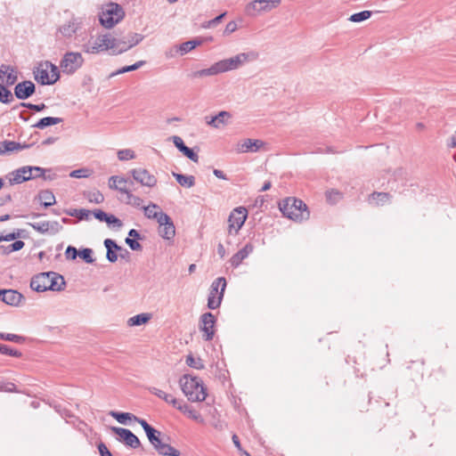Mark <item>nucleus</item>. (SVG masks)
Segmentation results:
<instances>
[{"label": "nucleus", "mask_w": 456, "mask_h": 456, "mask_svg": "<svg viewBox=\"0 0 456 456\" xmlns=\"http://www.w3.org/2000/svg\"><path fill=\"white\" fill-rule=\"evenodd\" d=\"M257 56L258 54L253 51L241 53L231 58L216 61L208 69L197 70L191 74V77H203L235 70L243 66L245 63L256 60Z\"/></svg>", "instance_id": "obj_1"}, {"label": "nucleus", "mask_w": 456, "mask_h": 456, "mask_svg": "<svg viewBox=\"0 0 456 456\" xmlns=\"http://www.w3.org/2000/svg\"><path fill=\"white\" fill-rule=\"evenodd\" d=\"M279 208L283 216L296 222L307 220L310 216L305 203L297 198L289 197L281 200L279 203Z\"/></svg>", "instance_id": "obj_2"}, {"label": "nucleus", "mask_w": 456, "mask_h": 456, "mask_svg": "<svg viewBox=\"0 0 456 456\" xmlns=\"http://www.w3.org/2000/svg\"><path fill=\"white\" fill-rule=\"evenodd\" d=\"M179 383L183 393L189 401L203 402L206 399V387L200 378L185 374L181 377Z\"/></svg>", "instance_id": "obj_3"}, {"label": "nucleus", "mask_w": 456, "mask_h": 456, "mask_svg": "<svg viewBox=\"0 0 456 456\" xmlns=\"http://www.w3.org/2000/svg\"><path fill=\"white\" fill-rule=\"evenodd\" d=\"M120 183H130L133 184V181L119 175H112L109 178L108 185L110 190H114L122 194L119 199L123 203L133 206L134 208H141L142 200L132 193L126 186H120Z\"/></svg>", "instance_id": "obj_4"}, {"label": "nucleus", "mask_w": 456, "mask_h": 456, "mask_svg": "<svg viewBox=\"0 0 456 456\" xmlns=\"http://www.w3.org/2000/svg\"><path fill=\"white\" fill-rule=\"evenodd\" d=\"M35 79L43 86L53 85L60 78L58 67L49 61H41L33 70Z\"/></svg>", "instance_id": "obj_5"}, {"label": "nucleus", "mask_w": 456, "mask_h": 456, "mask_svg": "<svg viewBox=\"0 0 456 456\" xmlns=\"http://www.w3.org/2000/svg\"><path fill=\"white\" fill-rule=\"evenodd\" d=\"M124 16L125 12L119 4L116 3H110L102 8L99 19L103 27L106 28H111L122 20Z\"/></svg>", "instance_id": "obj_6"}, {"label": "nucleus", "mask_w": 456, "mask_h": 456, "mask_svg": "<svg viewBox=\"0 0 456 456\" xmlns=\"http://www.w3.org/2000/svg\"><path fill=\"white\" fill-rule=\"evenodd\" d=\"M118 44L116 37H111L110 34H105L98 37L94 40H89L84 44L82 45V50L86 53L96 54L101 52L115 48Z\"/></svg>", "instance_id": "obj_7"}, {"label": "nucleus", "mask_w": 456, "mask_h": 456, "mask_svg": "<svg viewBox=\"0 0 456 456\" xmlns=\"http://www.w3.org/2000/svg\"><path fill=\"white\" fill-rule=\"evenodd\" d=\"M225 288L226 280L224 277H219L212 282L208 298V307L209 309L215 310L220 306Z\"/></svg>", "instance_id": "obj_8"}, {"label": "nucleus", "mask_w": 456, "mask_h": 456, "mask_svg": "<svg viewBox=\"0 0 456 456\" xmlns=\"http://www.w3.org/2000/svg\"><path fill=\"white\" fill-rule=\"evenodd\" d=\"M83 63L84 58L80 53L68 52L61 60L60 68L63 73L72 75L82 67Z\"/></svg>", "instance_id": "obj_9"}, {"label": "nucleus", "mask_w": 456, "mask_h": 456, "mask_svg": "<svg viewBox=\"0 0 456 456\" xmlns=\"http://www.w3.org/2000/svg\"><path fill=\"white\" fill-rule=\"evenodd\" d=\"M248 216V211L245 208H235L229 216L228 223V233L229 235H236L242 225L244 224Z\"/></svg>", "instance_id": "obj_10"}, {"label": "nucleus", "mask_w": 456, "mask_h": 456, "mask_svg": "<svg viewBox=\"0 0 456 456\" xmlns=\"http://www.w3.org/2000/svg\"><path fill=\"white\" fill-rule=\"evenodd\" d=\"M110 429L118 436L117 438L118 442L123 443L133 449L140 447L141 442L139 438L131 430L119 427H111Z\"/></svg>", "instance_id": "obj_11"}, {"label": "nucleus", "mask_w": 456, "mask_h": 456, "mask_svg": "<svg viewBox=\"0 0 456 456\" xmlns=\"http://www.w3.org/2000/svg\"><path fill=\"white\" fill-rule=\"evenodd\" d=\"M216 318L212 313H205L200 316V330L203 333V338L206 341L213 339L215 335V324Z\"/></svg>", "instance_id": "obj_12"}, {"label": "nucleus", "mask_w": 456, "mask_h": 456, "mask_svg": "<svg viewBox=\"0 0 456 456\" xmlns=\"http://www.w3.org/2000/svg\"><path fill=\"white\" fill-rule=\"evenodd\" d=\"M129 174L135 182L142 186L152 188L156 186L158 183L157 177L151 175L146 168H134L129 171Z\"/></svg>", "instance_id": "obj_13"}, {"label": "nucleus", "mask_w": 456, "mask_h": 456, "mask_svg": "<svg viewBox=\"0 0 456 456\" xmlns=\"http://www.w3.org/2000/svg\"><path fill=\"white\" fill-rule=\"evenodd\" d=\"M80 22L77 18H71L69 21L61 25L56 32V39H69L71 38L79 29Z\"/></svg>", "instance_id": "obj_14"}, {"label": "nucleus", "mask_w": 456, "mask_h": 456, "mask_svg": "<svg viewBox=\"0 0 456 456\" xmlns=\"http://www.w3.org/2000/svg\"><path fill=\"white\" fill-rule=\"evenodd\" d=\"M159 234L165 240H171L175 235V224L170 218V216L167 214L160 215L159 220Z\"/></svg>", "instance_id": "obj_15"}, {"label": "nucleus", "mask_w": 456, "mask_h": 456, "mask_svg": "<svg viewBox=\"0 0 456 456\" xmlns=\"http://www.w3.org/2000/svg\"><path fill=\"white\" fill-rule=\"evenodd\" d=\"M35 231L41 234L54 235L62 230L61 224L57 221H42L28 224Z\"/></svg>", "instance_id": "obj_16"}, {"label": "nucleus", "mask_w": 456, "mask_h": 456, "mask_svg": "<svg viewBox=\"0 0 456 456\" xmlns=\"http://www.w3.org/2000/svg\"><path fill=\"white\" fill-rule=\"evenodd\" d=\"M11 175L12 177H10L9 182L12 185L34 179L31 166H25L18 168L12 172Z\"/></svg>", "instance_id": "obj_17"}, {"label": "nucleus", "mask_w": 456, "mask_h": 456, "mask_svg": "<svg viewBox=\"0 0 456 456\" xmlns=\"http://www.w3.org/2000/svg\"><path fill=\"white\" fill-rule=\"evenodd\" d=\"M52 272L41 273L34 275L30 281V288L37 292H45L48 290L49 277Z\"/></svg>", "instance_id": "obj_18"}, {"label": "nucleus", "mask_w": 456, "mask_h": 456, "mask_svg": "<svg viewBox=\"0 0 456 456\" xmlns=\"http://www.w3.org/2000/svg\"><path fill=\"white\" fill-rule=\"evenodd\" d=\"M24 297L14 289H0V300L12 306H19Z\"/></svg>", "instance_id": "obj_19"}, {"label": "nucleus", "mask_w": 456, "mask_h": 456, "mask_svg": "<svg viewBox=\"0 0 456 456\" xmlns=\"http://www.w3.org/2000/svg\"><path fill=\"white\" fill-rule=\"evenodd\" d=\"M36 86L30 80L18 83L14 87V94L20 100H26L34 94Z\"/></svg>", "instance_id": "obj_20"}, {"label": "nucleus", "mask_w": 456, "mask_h": 456, "mask_svg": "<svg viewBox=\"0 0 456 456\" xmlns=\"http://www.w3.org/2000/svg\"><path fill=\"white\" fill-rule=\"evenodd\" d=\"M140 425L143 428L149 439V442L151 444L154 449H156L162 442L160 439L161 433L159 430L155 429L153 427H151L145 419L140 421Z\"/></svg>", "instance_id": "obj_21"}, {"label": "nucleus", "mask_w": 456, "mask_h": 456, "mask_svg": "<svg viewBox=\"0 0 456 456\" xmlns=\"http://www.w3.org/2000/svg\"><path fill=\"white\" fill-rule=\"evenodd\" d=\"M0 79L6 84V86H12L18 79L17 71L15 69L7 64L0 66Z\"/></svg>", "instance_id": "obj_22"}, {"label": "nucleus", "mask_w": 456, "mask_h": 456, "mask_svg": "<svg viewBox=\"0 0 456 456\" xmlns=\"http://www.w3.org/2000/svg\"><path fill=\"white\" fill-rule=\"evenodd\" d=\"M172 141L174 142V144L175 145V147L184 155L186 156L189 159H191V161L197 163L199 161V156L196 152H194V151L189 147H187L183 139L180 137V136H177V135H174L172 136Z\"/></svg>", "instance_id": "obj_23"}, {"label": "nucleus", "mask_w": 456, "mask_h": 456, "mask_svg": "<svg viewBox=\"0 0 456 456\" xmlns=\"http://www.w3.org/2000/svg\"><path fill=\"white\" fill-rule=\"evenodd\" d=\"M254 250V246L251 243H247L240 250L235 253L230 259V264L232 267H238L242 261L248 256Z\"/></svg>", "instance_id": "obj_24"}, {"label": "nucleus", "mask_w": 456, "mask_h": 456, "mask_svg": "<svg viewBox=\"0 0 456 456\" xmlns=\"http://www.w3.org/2000/svg\"><path fill=\"white\" fill-rule=\"evenodd\" d=\"M265 142L258 139H246L241 143L239 144V151L240 152H256L263 146Z\"/></svg>", "instance_id": "obj_25"}, {"label": "nucleus", "mask_w": 456, "mask_h": 456, "mask_svg": "<svg viewBox=\"0 0 456 456\" xmlns=\"http://www.w3.org/2000/svg\"><path fill=\"white\" fill-rule=\"evenodd\" d=\"M104 246L107 249L106 258L110 263H115L118 260V251L123 250V248L118 246L115 240L111 239H106L104 240Z\"/></svg>", "instance_id": "obj_26"}, {"label": "nucleus", "mask_w": 456, "mask_h": 456, "mask_svg": "<svg viewBox=\"0 0 456 456\" xmlns=\"http://www.w3.org/2000/svg\"><path fill=\"white\" fill-rule=\"evenodd\" d=\"M28 147V144H21L14 141H4L0 142V155L15 151H20Z\"/></svg>", "instance_id": "obj_27"}, {"label": "nucleus", "mask_w": 456, "mask_h": 456, "mask_svg": "<svg viewBox=\"0 0 456 456\" xmlns=\"http://www.w3.org/2000/svg\"><path fill=\"white\" fill-rule=\"evenodd\" d=\"M49 278L48 290L61 291L64 289L65 281L61 274L52 272L51 277Z\"/></svg>", "instance_id": "obj_28"}, {"label": "nucleus", "mask_w": 456, "mask_h": 456, "mask_svg": "<svg viewBox=\"0 0 456 456\" xmlns=\"http://www.w3.org/2000/svg\"><path fill=\"white\" fill-rule=\"evenodd\" d=\"M232 118L230 112L222 110L215 117H212L210 120L207 121V124L212 127L219 128L221 125H226L228 119Z\"/></svg>", "instance_id": "obj_29"}, {"label": "nucleus", "mask_w": 456, "mask_h": 456, "mask_svg": "<svg viewBox=\"0 0 456 456\" xmlns=\"http://www.w3.org/2000/svg\"><path fill=\"white\" fill-rule=\"evenodd\" d=\"M110 415L113 417L118 422L123 425H126L127 420H134L139 424L140 421L143 420L142 419H140L130 412L110 411Z\"/></svg>", "instance_id": "obj_30"}, {"label": "nucleus", "mask_w": 456, "mask_h": 456, "mask_svg": "<svg viewBox=\"0 0 456 456\" xmlns=\"http://www.w3.org/2000/svg\"><path fill=\"white\" fill-rule=\"evenodd\" d=\"M201 44L200 40H190L187 42H184L179 45L175 46V52L180 53L181 55H183L191 50H193L196 46L200 45Z\"/></svg>", "instance_id": "obj_31"}, {"label": "nucleus", "mask_w": 456, "mask_h": 456, "mask_svg": "<svg viewBox=\"0 0 456 456\" xmlns=\"http://www.w3.org/2000/svg\"><path fill=\"white\" fill-rule=\"evenodd\" d=\"M177 410L187 414V416L193 420L199 421L200 423L203 422L201 415L197 411L193 410L191 406L183 403V402H181L179 406H177Z\"/></svg>", "instance_id": "obj_32"}, {"label": "nucleus", "mask_w": 456, "mask_h": 456, "mask_svg": "<svg viewBox=\"0 0 456 456\" xmlns=\"http://www.w3.org/2000/svg\"><path fill=\"white\" fill-rule=\"evenodd\" d=\"M143 39V36L138 33H132L127 36L128 45H124L122 48L116 50L118 53H125L133 46L137 45Z\"/></svg>", "instance_id": "obj_33"}, {"label": "nucleus", "mask_w": 456, "mask_h": 456, "mask_svg": "<svg viewBox=\"0 0 456 456\" xmlns=\"http://www.w3.org/2000/svg\"><path fill=\"white\" fill-rule=\"evenodd\" d=\"M38 198L45 208L51 207L56 203L55 196L50 190L41 191L38 194Z\"/></svg>", "instance_id": "obj_34"}, {"label": "nucleus", "mask_w": 456, "mask_h": 456, "mask_svg": "<svg viewBox=\"0 0 456 456\" xmlns=\"http://www.w3.org/2000/svg\"><path fill=\"white\" fill-rule=\"evenodd\" d=\"M159 454L164 456H179L181 453L178 450L174 448L168 444L161 442L159 445L155 449Z\"/></svg>", "instance_id": "obj_35"}, {"label": "nucleus", "mask_w": 456, "mask_h": 456, "mask_svg": "<svg viewBox=\"0 0 456 456\" xmlns=\"http://www.w3.org/2000/svg\"><path fill=\"white\" fill-rule=\"evenodd\" d=\"M62 122L61 118H55V117H45L41 118L38 122H37L35 125H33V127L38 128V129H44L47 126L57 125Z\"/></svg>", "instance_id": "obj_36"}, {"label": "nucleus", "mask_w": 456, "mask_h": 456, "mask_svg": "<svg viewBox=\"0 0 456 456\" xmlns=\"http://www.w3.org/2000/svg\"><path fill=\"white\" fill-rule=\"evenodd\" d=\"M157 209H159V207L155 203H151L149 206L143 207L145 216L150 219H156L157 222H159V216L165 215L166 213L162 211H157Z\"/></svg>", "instance_id": "obj_37"}, {"label": "nucleus", "mask_w": 456, "mask_h": 456, "mask_svg": "<svg viewBox=\"0 0 456 456\" xmlns=\"http://www.w3.org/2000/svg\"><path fill=\"white\" fill-rule=\"evenodd\" d=\"M172 175L177 183L183 187L191 188L195 184V177L193 175H185L175 172H173Z\"/></svg>", "instance_id": "obj_38"}, {"label": "nucleus", "mask_w": 456, "mask_h": 456, "mask_svg": "<svg viewBox=\"0 0 456 456\" xmlns=\"http://www.w3.org/2000/svg\"><path fill=\"white\" fill-rule=\"evenodd\" d=\"M63 212L68 215L69 216H74L77 217L78 220H85L88 219L91 212L85 208H69V209H64Z\"/></svg>", "instance_id": "obj_39"}, {"label": "nucleus", "mask_w": 456, "mask_h": 456, "mask_svg": "<svg viewBox=\"0 0 456 456\" xmlns=\"http://www.w3.org/2000/svg\"><path fill=\"white\" fill-rule=\"evenodd\" d=\"M151 319V314L147 313L136 314L128 319L127 324L129 326H140L142 324H145Z\"/></svg>", "instance_id": "obj_40"}, {"label": "nucleus", "mask_w": 456, "mask_h": 456, "mask_svg": "<svg viewBox=\"0 0 456 456\" xmlns=\"http://www.w3.org/2000/svg\"><path fill=\"white\" fill-rule=\"evenodd\" d=\"M25 246L22 240H15L13 243L7 246H0L1 253L4 255H9L14 251H19Z\"/></svg>", "instance_id": "obj_41"}, {"label": "nucleus", "mask_w": 456, "mask_h": 456, "mask_svg": "<svg viewBox=\"0 0 456 456\" xmlns=\"http://www.w3.org/2000/svg\"><path fill=\"white\" fill-rule=\"evenodd\" d=\"M144 64H145L144 61H136L135 63H134L132 65L125 66V67H123V68H121V69L112 72L110 75V77H115L117 75L124 74L126 72L136 70L139 68H141L142 66H143Z\"/></svg>", "instance_id": "obj_42"}, {"label": "nucleus", "mask_w": 456, "mask_h": 456, "mask_svg": "<svg viewBox=\"0 0 456 456\" xmlns=\"http://www.w3.org/2000/svg\"><path fill=\"white\" fill-rule=\"evenodd\" d=\"M0 339L22 344L25 342L26 338L16 334L0 332Z\"/></svg>", "instance_id": "obj_43"}, {"label": "nucleus", "mask_w": 456, "mask_h": 456, "mask_svg": "<svg viewBox=\"0 0 456 456\" xmlns=\"http://www.w3.org/2000/svg\"><path fill=\"white\" fill-rule=\"evenodd\" d=\"M13 101V95L4 85L0 84V102L3 103H10Z\"/></svg>", "instance_id": "obj_44"}, {"label": "nucleus", "mask_w": 456, "mask_h": 456, "mask_svg": "<svg viewBox=\"0 0 456 456\" xmlns=\"http://www.w3.org/2000/svg\"><path fill=\"white\" fill-rule=\"evenodd\" d=\"M263 6L261 4L260 0H254L251 3L248 4L247 6V12L249 15H255L256 13H259L261 12H264L262 10Z\"/></svg>", "instance_id": "obj_45"}, {"label": "nucleus", "mask_w": 456, "mask_h": 456, "mask_svg": "<svg viewBox=\"0 0 456 456\" xmlns=\"http://www.w3.org/2000/svg\"><path fill=\"white\" fill-rule=\"evenodd\" d=\"M0 354L10 355L12 357L20 358L22 356V353L19 350L10 348L8 346L0 344Z\"/></svg>", "instance_id": "obj_46"}, {"label": "nucleus", "mask_w": 456, "mask_h": 456, "mask_svg": "<svg viewBox=\"0 0 456 456\" xmlns=\"http://www.w3.org/2000/svg\"><path fill=\"white\" fill-rule=\"evenodd\" d=\"M371 16V12L362 11L360 12L354 13L350 16L349 20L353 22H361L366 20Z\"/></svg>", "instance_id": "obj_47"}, {"label": "nucleus", "mask_w": 456, "mask_h": 456, "mask_svg": "<svg viewBox=\"0 0 456 456\" xmlns=\"http://www.w3.org/2000/svg\"><path fill=\"white\" fill-rule=\"evenodd\" d=\"M86 198L89 202L100 204L103 202L104 196L103 194L99 191H90L87 193Z\"/></svg>", "instance_id": "obj_48"}, {"label": "nucleus", "mask_w": 456, "mask_h": 456, "mask_svg": "<svg viewBox=\"0 0 456 456\" xmlns=\"http://www.w3.org/2000/svg\"><path fill=\"white\" fill-rule=\"evenodd\" d=\"M186 363L188 366L197 370H202L205 367L200 358L195 359L191 354L186 357Z\"/></svg>", "instance_id": "obj_49"}, {"label": "nucleus", "mask_w": 456, "mask_h": 456, "mask_svg": "<svg viewBox=\"0 0 456 456\" xmlns=\"http://www.w3.org/2000/svg\"><path fill=\"white\" fill-rule=\"evenodd\" d=\"M118 158L119 160H130L135 158L134 151L131 149L119 150L118 151Z\"/></svg>", "instance_id": "obj_50"}, {"label": "nucleus", "mask_w": 456, "mask_h": 456, "mask_svg": "<svg viewBox=\"0 0 456 456\" xmlns=\"http://www.w3.org/2000/svg\"><path fill=\"white\" fill-rule=\"evenodd\" d=\"M92 173V170L88 168H79L70 172L69 176L74 178H87Z\"/></svg>", "instance_id": "obj_51"}, {"label": "nucleus", "mask_w": 456, "mask_h": 456, "mask_svg": "<svg viewBox=\"0 0 456 456\" xmlns=\"http://www.w3.org/2000/svg\"><path fill=\"white\" fill-rule=\"evenodd\" d=\"M390 195L387 192H374L371 194V200H376V204H384L389 200Z\"/></svg>", "instance_id": "obj_52"}, {"label": "nucleus", "mask_w": 456, "mask_h": 456, "mask_svg": "<svg viewBox=\"0 0 456 456\" xmlns=\"http://www.w3.org/2000/svg\"><path fill=\"white\" fill-rule=\"evenodd\" d=\"M78 256L87 264H93L95 260L93 257V250L91 248H83L79 251Z\"/></svg>", "instance_id": "obj_53"}, {"label": "nucleus", "mask_w": 456, "mask_h": 456, "mask_svg": "<svg viewBox=\"0 0 456 456\" xmlns=\"http://www.w3.org/2000/svg\"><path fill=\"white\" fill-rule=\"evenodd\" d=\"M263 6L264 12H269L273 8H276L280 4L281 0H260Z\"/></svg>", "instance_id": "obj_54"}, {"label": "nucleus", "mask_w": 456, "mask_h": 456, "mask_svg": "<svg viewBox=\"0 0 456 456\" xmlns=\"http://www.w3.org/2000/svg\"><path fill=\"white\" fill-rule=\"evenodd\" d=\"M225 12L224 13H221L220 15L216 16V18H214L213 20H210L208 21H206L202 24V28H212V27H215L216 26L217 24H219L221 22V20H223V18L225 16Z\"/></svg>", "instance_id": "obj_55"}, {"label": "nucleus", "mask_w": 456, "mask_h": 456, "mask_svg": "<svg viewBox=\"0 0 456 456\" xmlns=\"http://www.w3.org/2000/svg\"><path fill=\"white\" fill-rule=\"evenodd\" d=\"M20 105L21 107H25V108H28L29 110H33L35 111H41V110H45L46 108L45 103L33 104V103H28V102H20Z\"/></svg>", "instance_id": "obj_56"}, {"label": "nucleus", "mask_w": 456, "mask_h": 456, "mask_svg": "<svg viewBox=\"0 0 456 456\" xmlns=\"http://www.w3.org/2000/svg\"><path fill=\"white\" fill-rule=\"evenodd\" d=\"M78 255H79V251H77L76 248H74L72 246H69L66 248L65 256H66L67 259L74 260V259L77 258V256Z\"/></svg>", "instance_id": "obj_57"}, {"label": "nucleus", "mask_w": 456, "mask_h": 456, "mask_svg": "<svg viewBox=\"0 0 456 456\" xmlns=\"http://www.w3.org/2000/svg\"><path fill=\"white\" fill-rule=\"evenodd\" d=\"M326 198L329 202L335 203L341 198V194L337 191H327Z\"/></svg>", "instance_id": "obj_58"}, {"label": "nucleus", "mask_w": 456, "mask_h": 456, "mask_svg": "<svg viewBox=\"0 0 456 456\" xmlns=\"http://www.w3.org/2000/svg\"><path fill=\"white\" fill-rule=\"evenodd\" d=\"M126 243L129 246V248L132 250H141L142 249V245L135 239L127 237L126 239Z\"/></svg>", "instance_id": "obj_59"}, {"label": "nucleus", "mask_w": 456, "mask_h": 456, "mask_svg": "<svg viewBox=\"0 0 456 456\" xmlns=\"http://www.w3.org/2000/svg\"><path fill=\"white\" fill-rule=\"evenodd\" d=\"M106 223L108 224H113L118 228H120L123 225L122 221L116 217L114 215H109Z\"/></svg>", "instance_id": "obj_60"}, {"label": "nucleus", "mask_w": 456, "mask_h": 456, "mask_svg": "<svg viewBox=\"0 0 456 456\" xmlns=\"http://www.w3.org/2000/svg\"><path fill=\"white\" fill-rule=\"evenodd\" d=\"M166 403L172 404L175 408L177 409V406L181 403V401L175 399L172 395L167 394L164 396L163 399Z\"/></svg>", "instance_id": "obj_61"}, {"label": "nucleus", "mask_w": 456, "mask_h": 456, "mask_svg": "<svg viewBox=\"0 0 456 456\" xmlns=\"http://www.w3.org/2000/svg\"><path fill=\"white\" fill-rule=\"evenodd\" d=\"M237 28H238V26H237V23L235 21H233V20L229 21L226 24V26H225L224 34V35H230V34L233 33L234 31H236Z\"/></svg>", "instance_id": "obj_62"}, {"label": "nucleus", "mask_w": 456, "mask_h": 456, "mask_svg": "<svg viewBox=\"0 0 456 456\" xmlns=\"http://www.w3.org/2000/svg\"><path fill=\"white\" fill-rule=\"evenodd\" d=\"M93 214H94V217L101 222H106L107 217L109 216V214L105 213L104 211H102L101 209L94 210Z\"/></svg>", "instance_id": "obj_63"}, {"label": "nucleus", "mask_w": 456, "mask_h": 456, "mask_svg": "<svg viewBox=\"0 0 456 456\" xmlns=\"http://www.w3.org/2000/svg\"><path fill=\"white\" fill-rule=\"evenodd\" d=\"M98 450L101 456H112L111 452L103 443L98 444Z\"/></svg>", "instance_id": "obj_64"}]
</instances>
